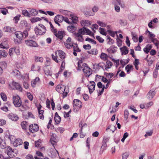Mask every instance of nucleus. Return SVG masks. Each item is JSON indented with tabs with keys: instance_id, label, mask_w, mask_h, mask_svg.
Masks as SVG:
<instances>
[{
	"instance_id": "f257e3e1",
	"label": "nucleus",
	"mask_w": 159,
	"mask_h": 159,
	"mask_svg": "<svg viewBox=\"0 0 159 159\" xmlns=\"http://www.w3.org/2000/svg\"><path fill=\"white\" fill-rule=\"evenodd\" d=\"M56 56H54L53 54H52V59L54 61L57 63H59L60 61L59 60H57V58H58V57L63 60L65 57V53L62 50H58L55 52Z\"/></svg>"
},
{
	"instance_id": "f03ea898",
	"label": "nucleus",
	"mask_w": 159,
	"mask_h": 159,
	"mask_svg": "<svg viewBox=\"0 0 159 159\" xmlns=\"http://www.w3.org/2000/svg\"><path fill=\"white\" fill-rule=\"evenodd\" d=\"M8 88L10 90L16 89L20 91L22 90V88L20 84L14 81L8 83Z\"/></svg>"
},
{
	"instance_id": "7ed1b4c3",
	"label": "nucleus",
	"mask_w": 159,
	"mask_h": 159,
	"mask_svg": "<svg viewBox=\"0 0 159 159\" xmlns=\"http://www.w3.org/2000/svg\"><path fill=\"white\" fill-rule=\"evenodd\" d=\"M35 33L37 34L42 35L45 33L46 31V27L43 25H39V27H36L34 28Z\"/></svg>"
},
{
	"instance_id": "20e7f679",
	"label": "nucleus",
	"mask_w": 159,
	"mask_h": 159,
	"mask_svg": "<svg viewBox=\"0 0 159 159\" xmlns=\"http://www.w3.org/2000/svg\"><path fill=\"white\" fill-rule=\"evenodd\" d=\"M85 75L89 77L92 73V69L87 65L86 64L84 63L81 67Z\"/></svg>"
},
{
	"instance_id": "39448f33",
	"label": "nucleus",
	"mask_w": 159,
	"mask_h": 159,
	"mask_svg": "<svg viewBox=\"0 0 159 159\" xmlns=\"http://www.w3.org/2000/svg\"><path fill=\"white\" fill-rule=\"evenodd\" d=\"M6 148V152L10 157H13L16 156L17 152L16 150L13 149L11 147L9 146H8Z\"/></svg>"
},
{
	"instance_id": "423d86ee",
	"label": "nucleus",
	"mask_w": 159,
	"mask_h": 159,
	"mask_svg": "<svg viewBox=\"0 0 159 159\" xmlns=\"http://www.w3.org/2000/svg\"><path fill=\"white\" fill-rule=\"evenodd\" d=\"M13 102L14 106L16 107H19L22 105L21 100L18 95L13 96Z\"/></svg>"
},
{
	"instance_id": "0eeeda50",
	"label": "nucleus",
	"mask_w": 159,
	"mask_h": 159,
	"mask_svg": "<svg viewBox=\"0 0 159 159\" xmlns=\"http://www.w3.org/2000/svg\"><path fill=\"white\" fill-rule=\"evenodd\" d=\"M39 127L38 125L36 124H34L30 125L29 126L30 131L32 133H34L38 131Z\"/></svg>"
},
{
	"instance_id": "6e6552de",
	"label": "nucleus",
	"mask_w": 159,
	"mask_h": 159,
	"mask_svg": "<svg viewBox=\"0 0 159 159\" xmlns=\"http://www.w3.org/2000/svg\"><path fill=\"white\" fill-rule=\"evenodd\" d=\"M25 43L26 44L29 46L34 47H36L38 46V45L35 41L32 40H25Z\"/></svg>"
},
{
	"instance_id": "1a4fd4ad",
	"label": "nucleus",
	"mask_w": 159,
	"mask_h": 159,
	"mask_svg": "<svg viewBox=\"0 0 159 159\" xmlns=\"http://www.w3.org/2000/svg\"><path fill=\"white\" fill-rule=\"evenodd\" d=\"M95 83L93 81H90V84L88 85L87 86L89 90L90 94L92 93L95 90Z\"/></svg>"
},
{
	"instance_id": "9d476101",
	"label": "nucleus",
	"mask_w": 159,
	"mask_h": 159,
	"mask_svg": "<svg viewBox=\"0 0 159 159\" xmlns=\"http://www.w3.org/2000/svg\"><path fill=\"white\" fill-rule=\"evenodd\" d=\"M56 89L58 92L60 93H64L65 86L62 85H58L57 86Z\"/></svg>"
},
{
	"instance_id": "9b49d317",
	"label": "nucleus",
	"mask_w": 159,
	"mask_h": 159,
	"mask_svg": "<svg viewBox=\"0 0 159 159\" xmlns=\"http://www.w3.org/2000/svg\"><path fill=\"white\" fill-rule=\"evenodd\" d=\"M73 106L74 108L76 107L80 108L82 107V103L81 101L78 99H74L73 102Z\"/></svg>"
},
{
	"instance_id": "f8f14e48",
	"label": "nucleus",
	"mask_w": 159,
	"mask_h": 159,
	"mask_svg": "<svg viewBox=\"0 0 159 159\" xmlns=\"http://www.w3.org/2000/svg\"><path fill=\"white\" fill-rule=\"evenodd\" d=\"M64 19V17L59 15H57L55 16L54 19V21L55 23H57V22H61Z\"/></svg>"
},
{
	"instance_id": "ddd939ff",
	"label": "nucleus",
	"mask_w": 159,
	"mask_h": 159,
	"mask_svg": "<svg viewBox=\"0 0 159 159\" xmlns=\"http://www.w3.org/2000/svg\"><path fill=\"white\" fill-rule=\"evenodd\" d=\"M42 106L40 104H39V106L37 107L38 110L39 116L40 118L41 119L43 120L44 119V116L43 115L44 111L43 110H41Z\"/></svg>"
},
{
	"instance_id": "4468645a",
	"label": "nucleus",
	"mask_w": 159,
	"mask_h": 159,
	"mask_svg": "<svg viewBox=\"0 0 159 159\" xmlns=\"http://www.w3.org/2000/svg\"><path fill=\"white\" fill-rule=\"evenodd\" d=\"M3 31L5 32L11 33L15 31V30L14 28L9 26H6L3 28Z\"/></svg>"
},
{
	"instance_id": "2eb2a0df",
	"label": "nucleus",
	"mask_w": 159,
	"mask_h": 159,
	"mask_svg": "<svg viewBox=\"0 0 159 159\" xmlns=\"http://www.w3.org/2000/svg\"><path fill=\"white\" fill-rule=\"evenodd\" d=\"M155 93V91L153 89L149 91L147 94V98L149 100H151L154 96Z\"/></svg>"
},
{
	"instance_id": "dca6fc26",
	"label": "nucleus",
	"mask_w": 159,
	"mask_h": 159,
	"mask_svg": "<svg viewBox=\"0 0 159 159\" xmlns=\"http://www.w3.org/2000/svg\"><path fill=\"white\" fill-rule=\"evenodd\" d=\"M74 34L75 36V38L77 40L80 42H83L84 41V39L82 35L77 33H74Z\"/></svg>"
},
{
	"instance_id": "f3484780",
	"label": "nucleus",
	"mask_w": 159,
	"mask_h": 159,
	"mask_svg": "<svg viewBox=\"0 0 159 159\" xmlns=\"http://www.w3.org/2000/svg\"><path fill=\"white\" fill-rule=\"evenodd\" d=\"M22 143V140L20 139H16L13 142V145L15 147H17L19 145H21Z\"/></svg>"
},
{
	"instance_id": "a211bd4d",
	"label": "nucleus",
	"mask_w": 159,
	"mask_h": 159,
	"mask_svg": "<svg viewBox=\"0 0 159 159\" xmlns=\"http://www.w3.org/2000/svg\"><path fill=\"white\" fill-rule=\"evenodd\" d=\"M8 117L10 119L14 121H17L19 118L17 115L12 113L9 115Z\"/></svg>"
},
{
	"instance_id": "6ab92c4d",
	"label": "nucleus",
	"mask_w": 159,
	"mask_h": 159,
	"mask_svg": "<svg viewBox=\"0 0 159 159\" xmlns=\"http://www.w3.org/2000/svg\"><path fill=\"white\" fill-rule=\"evenodd\" d=\"M65 35V33L64 31H59L56 34L55 36L59 39H61Z\"/></svg>"
},
{
	"instance_id": "aec40b11",
	"label": "nucleus",
	"mask_w": 159,
	"mask_h": 159,
	"mask_svg": "<svg viewBox=\"0 0 159 159\" xmlns=\"http://www.w3.org/2000/svg\"><path fill=\"white\" fill-rule=\"evenodd\" d=\"M54 120L56 123L57 124H59L61 121V118L59 116L57 112L55 113V114Z\"/></svg>"
},
{
	"instance_id": "412c9836",
	"label": "nucleus",
	"mask_w": 159,
	"mask_h": 159,
	"mask_svg": "<svg viewBox=\"0 0 159 159\" xmlns=\"http://www.w3.org/2000/svg\"><path fill=\"white\" fill-rule=\"evenodd\" d=\"M120 49L122 54L126 55L128 53V49L125 46H124L123 47L120 48Z\"/></svg>"
},
{
	"instance_id": "4be33fe9",
	"label": "nucleus",
	"mask_w": 159,
	"mask_h": 159,
	"mask_svg": "<svg viewBox=\"0 0 159 159\" xmlns=\"http://www.w3.org/2000/svg\"><path fill=\"white\" fill-rule=\"evenodd\" d=\"M38 11L35 9H32L30 11V17L31 16H35L37 15L38 14Z\"/></svg>"
},
{
	"instance_id": "5701e85b",
	"label": "nucleus",
	"mask_w": 159,
	"mask_h": 159,
	"mask_svg": "<svg viewBox=\"0 0 159 159\" xmlns=\"http://www.w3.org/2000/svg\"><path fill=\"white\" fill-rule=\"evenodd\" d=\"M112 63L111 62L109 61H107L106 62V65L105 67L106 70L110 68L112 66Z\"/></svg>"
},
{
	"instance_id": "b1692460",
	"label": "nucleus",
	"mask_w": 159,
	"mask_h": 159,
	"mask_svg": "<svg viewBox=\"0 0 159 159\" xmlns=\"http://www.w3.org/2000/svg\"><path fill=\"white\" fill-rule=\"evenodd\" d=\"M40 79L38 77H37L35 79L31 81V84L33 87H34L35 85L39 81Z\"/></svg>"
},
{
	"instance_id": "393cba45",
	"label": "nucleus",
	"mask_w": 159,
	"mask_h": 159,
	"mask_svg": "<svg viewBox=\"0 0 159 159\" xmlns=\"http://www.w3.org/2000/svg\"><path fill=\"white\" fill-rule=\"evenodd\" d=\"M15 35L17 39L19 40H21L23 37L22 33L20 31H17L15 32Z\"/></svg>"
},
{
	"instance_id": "a878e982",
	"label": "nucleus",
	"mask_w": 159,
	"mask_h": 159,
	"mask_svg": "<svg viewBox=\"0 0 159 159\" xmlns=\"http://www.w3.org/2000/svg\"><path fill=\"white\" fill-rule=\"evenodd\" d=\"M12 74L13 75L15 76H16L17 77H20V72L17 70H14Z\"/></svg>"
},
{
	"instance_id": "bb28decb",
	"label": "nucleus",
	"mask_w": 159,
	"mask_h": 159,
	"mask_svg": "<svg viewBox=\"0 0 159 159\" xmlns=\"http://www.w3.org/2000/svg\"><path fill=\"white\" fill-rule=\"evenodd\" d=\"M100 58L102 60L104 61H106L107 59L108 56L105 53L102 52L100 55Z\"/></svg>"
},
{
	"instance_id": "cd10ccee",
	"label": "nucleus",
	"mask_w": 159,
	"mask_h": 159,
	"mask_svg": "<svg viewBox=\"0 0 159 159\" xmlns=\"http://www.w3.org/2000/svg\"><path fill=\"white\" fill-rule=\"evenodd\" d=\"M76 28L74 25H72L71 26H68L67 27L68 30L70 32H73L75 31Z\"/></svg>"
},
{
	"instance_id": "c85d7f7f",
	"label": "nucleus",
	"mask_w": 159,
	"mask_h": 159,
	"mask_svg": "<svg viewBox=\"0 0 159 159\" xmlns=\"http://www.w3.org/2000/svg\"><path fill=\"white\" fill-rule=\"evenodd\" d=\"M70 19L72 20V22L74 23H76L78 21V17L74 15H70Z\"/></svg>"
},
{
	"instance_id": "c756f323",
	"label": "nucleus",
	"mask_w": 159,
	"mask_h": 159,
	"mask_svg": "<svg viewBox=\"0 0 159 159\" xmlns=\"http://www.w3.org/2000/svg\"><path fill=\"white\" fill-rule=\"evenodd\" d=\"M21 126L22 129H25L28 126L27 122L26 121H23L21 123Z\"/></svg>"
},
{
	"instance_id": "7c9ffc66",
	"label": "nucleus",
	"mask_w": 159,
	"mask_h": 159,
	"mask_svg": "<svg viewBox=\"0 0 159 159\" xmlns=\"http://www.w3.org/2000/svg\"><path fill=\"white\" fill-rule=\"evenodd\" d=\"M16 51V48H11L9 49V54L11 57L13 56L14 53Z\"/></svg>"
},
{
	"instance_id": "2f4dec72",
	"label": "nucleus",
	"mask_w": 159,
	"mask_h": 159,
	"mask_svg": "<svg viewBox=\"0 0 159 159\" xmlns=\"http://www.w3.org/2000/svg\"><path fill=\"white\" fill-rule=\"evenodd\" d=\"M22 14L25 16H27L28 17H30V12L26 10H23L22 11Z\"/></svg>"
},
{
	"instance_id": "473e14b6",
	"label": "nucleus",
	"mask_w": 159,
	"mask_h": 159,
	"mask_svg": "<svg viewBox=\"0 0 159 159\" xmlns=\"http://www.w3.org/2000/svg\"><path fill=\"white\" fill-rule=\"evenodd\" d=\"M7 53L5 50H0V57L2 56L3 57H7Z\"/></svg>"
},
{
	"instance_id": "72a5a7b5",
	"label": "nucleus",
	"mask_w": 159,
	"mask_h": 159,
	"mask_svg": "<svg viewBox=\"0 0 159 159\" xmlns=\"http://www.w3.org/2000/svg\"><path fill=\"white\" fill-rule=\"evenodd\" d=\"M91 22L88 20H82L81 22V24H84L87 26L91 25Z\"/></svg>"
},
{
	"instance_id": "f704fd0d",
	"label": "nucleus",
	"mask_w": 159,
	"mask_h": 159,
	"mask_svg": "<svg viewBox=\"0 0 159 159\" xmlns=\"http://www.w3.org/2000/svg\"><path fill=\"white\" fill-rule=\"evenodd\" d=\"M88 53L90 54L93 55H96L98 53V51L96 49H92L90 51L88 52Z\"/></svg>"
},
{
	"instance_id": "c9c22d12",
	"label": "nucleus",
	"mask_w": 159,
	"mask_h": 159,
	"mask_svg": "<svg viewBox=\"0 0 159 159\" xmlns=\"http://www.w3.org/2000/svg\"><path fill=\"white\" fill-rule=\"evenodd\" d=\"M35 62H42L43 61V58L42 57H35Z\"/></svg>"
},
{
	"instance_id": "e433bc0d",
	"label": "nucleus",
	"mask_w": 159,
	"mask_h": 159,
	"mask_svg": "<svg viewBox=\"0 0 159 159\" xmlns=\"http://www.w3.org/2000/svg\"><path fill=\"white\" fill-rule=\"evenodd\" d=\"M64 45L66 48L68 49H70L72 48L73 46V44L72 43H64Z\"/></svg>"
},
{
	"instance_id": "4c0bfd02",
	"label": "nucleus",
	"mask_w": 159,
	"mask_h": 159,
	"mask_svg": "<svg viewBox=\"0 0 159 159\" xmlns=\"http://www.w3.org/2000/svg\"><path fill=\"white\" fill-rule=\"evenodd\" d=\"M85 27H84L83 28H81L79 30L78 32V33H79L81 35L84 34L85 33Z\"/></svg>"
},
{
	"instance_id": "58836bf2",
	"label": "nucleus",
	"mask_w": 159,
	"mask_h": 159,
	"mask_svg": "<svg viewBox=\"0 0 159 159\" xmlns=\"http://www.w3.org/2000/svg\"><path fill=\"white\" fill-rule=\"evenodd\" d=\"M152 42L157 47L159 44V41L156 38L152 39L151 40Z\"/></svg>"
},
{
	"instance_id": "ea45409f",
	"label": "nucleus",
	"mask_w": 159,
	"mask_h": 159,
	"mask_svg": "<svg viewBox=\"0 0 159 159\" xmlns=\"http://www.w3.org/2000/svg\"><path fill=\"white\" fill-rule=\"evenodd\" d=\"M99 30L100 33L102 34L106 35L107 34V33L105 32V30L104 28H102L100 27L99 29Z\"/></svg>"
},
{
	"instance_id": "a19ab883",
	"label": "nucleus",
	"mask_w": 159,
	"mask_h": 159,
	"mask_svg": "<svg viewBox=\"0 0 159 159\" xmlns=\"http://www.w3.org/2000/svg\"><path fill=\"white\" fill-rule=\"evenodd\" d=\"M1 97L3 101H6L7 100V97L6 94L3 93H1L0 94Z\"/></svg>"
},
{
	"instance_id": "79ce46f5",
	"label": "nucleus",
	"mask_w": 159,
	"mask_h": 159,
	"mask_svg": "<svg viewBox=\"0 0 159 159\" xmlns=\"http://www.w3.org/2000/svg\"><path fill=\"white\" fill-rule=\"evenodd\" d=\"M0 12L3 15H5L7 12H8V10L5 8H0Z\"/></svg>"
},
{
	"instance_id": "37998d69",
	"label": "nucleus",
	"mask_w": 159,
	"mask_h": 159,
	"mask_svg": "<svg viewBox=\"0 0 159 159\" xmlns=\"http://www.w3.org/2000/svg\"><path fill=\"white\" fill-rule=\"evenodd\" d=\"M65 62L64 61H63L62 63H61V70L60 71H59L58 73V74H60L61 73V72L63 70L64 68H65Z\"/></svg>"
},
{
	"instance_id": "c03bdc74",
	"label": "nucleus",
	"mask_w": 159,
	"mask_h": 159,
	"mask_svg": "<svg viewBox=\"0 0 159 159\" xmlns=\"http://www.w3.org/2000/svg\"><path fill=\"white\" fill-rule=\"evenodd\" d=\"M132 67L133 66L132 65H127L125 67V69L127 73L129 72L130 69H132Z\"/></svg>"
},
{
	"instance_id": "a18cd8bd",
	"label": "nucleus",
	"mask_w": 159,
	"mask_h": 159,
	"mask_svg": "<svg viewBox=\"0 0 159 159\" xmlns=\"http://www.w3.org/2000/svg\"><path fill=\"white\" fill-rule=\"evenodd\" d=\"M97 23L101 27H104L106 26V24L102 21L98 20L97 21Z\"/></svg>"
},
{
	"instance_id": "49530a36",
	"label": "nucleus",
	"mask_w": 159,
	"mask_h": 159,
	"mask_svg": "<svg viewBox=\"0 0 159 159\" xmlns=\"http://www.w3.org/2000/svg\"><path fill=\"white\" fill-rule=\"evenodd\" d=\"M80 126L81 125V130L80 131V137L81 138H83L85 136V135L84 134H83V132H82V128L83 127V126H82V124H81L80 123Z\"/></svg>"
},
{
	"instance_id": "de8ad7c7",
	"label": "nucleus",
	"mask_w": 159,
	"mask_h": 159,
	"mask_svg": "<svg viewBox=\"0 0 159 159\" xmlns=\"http://www.w3.org/2000/svg\"><path fill=\"white\" fill-rule=\"evenodd\" d=\"M40 20H41V19L40 18L38 17H35L32 18L31 21L32 23H34Z\"/></svg>"
},
{
	"instance_id": "09e8293b",
	"label": "nucleus",
	"mask_w": 159,
	"mask_h": 159,
	"mask_svg": "<svg viewBox=\"0 0 159 159\" xmlns=\"http://www.w3.org/2000/svg\"><path fill=\"white\" fill-rule=\"evenodd\" d=\"M59 12L62 14L65 15H67L69 13V11H68L63 10L62 9H60L59 10Z\"/></svg>"
},
{
	"instance_id": "8fccbe9b",
	"label": "nucleus",
	"mask_w": 159,
	"mask_h": 159,
	"mask_svg": "<svg viewBox=\"0 0 159 159\" xmlns=\"http://www.w3.org/2000/svg\"><path fill=\"white\" fill-rule=\"evenodd\" d=\"M119 4L120 6L122 8H124L125 7V5L123 2L121 0H116Z\"/></svg>"
},
{
	"instance_id": "3c124183",
	"label": "nucleus",
	"mask_w": 159,
	"mask_h": 159,
	"mask_svg": "<svg viewBox=\"0 0 159 159\" xmlns=\"http://www.w3.org/2000/svg\"><path fill=\"white\" fill-rule=\"evenodd\" d=\"M72 47H73V51L74 52H80V50L79 49L76 44L75 46L73 45Z\"/></svg>"
},
{
	"instance_id": "603ef678",
	"label": "nucleus",
	"mask_w": 159,
	"mask_h": 159,
	"mask_svg": "<svg viewBox=\"0 0 159 159\" xmlns=\"http://www.w3.org/2000/svg\"><path fill=\"white\" fill-rule=\"evenodd\" d=\"M153 131L152 130H150L149 132H147L146 134L144 135L145 137H147L148 136H150L152 135Z\"/></svg>"
},
{
	"instance_id": "864d4df0",
	"label": "nucleus",
	"mask_w": 159,
	"mask_h": 159,
	"mask_svg": "<svg viewBox=\"0 0 159 159\" xmlns=\"http://www.w3.org/2000/svg\"><path fill=\"white\" fill-rule=\"evenodd\" d=\"M44 72L45 74L47 75H52L50 71L48 69H45Z\"/></svg>"
},
{
	"instance_id": "5fc2aeb1",
	"label": "nucleus",
	"mask_w": 159,
	"mask_h": 159,
	"mask_svg": "<svg viewBox=\"0 0 159 159\" xmlns=\"http://www.w3.org/2000/svg\"><path fill=\"white\" fill-rule=\"evenodd\" d=\"M129 114V111L128 110H126L125 111L124 118L126 120H127L128 118Z\"/></svg>"
},
{
	"instance_id": "6e6d98bb",
	"label": "nucleus",
	"mask_w": 159,
	"mask_h": 159,
	"mask_svg": "<svg viewBox=\"0 0 159 159\" xmlns=\"http://www.w3.org/2000/svg\"><path fill=\"white\" fill-rule=\"evenodd\" d=\"M96 38L100 43H102L104 41V40L99 36H96Z\"/></svg>"
},
{
	"instance_id": "4d7b16f0",
	"label": "nucleus",
	"mask_w": 159,
	"mask_h": 159,
	"mask_svg": "<svg viewBox=\"0 0 159 159\" xmlns=\"http://www.w3.org/2000/svg\"><path fill=\"white\" fill-rule=\"evenodd\" d=\"M128 18L130 20H133L135 19V16L133 14H131L129 15Z\"/></svg>"
},
{
	"instance_id": "13d9d810",
	"label": "nucleus",
	"mask_w": 159,
	"mask_h": 159,
	"mask_svg": "<svg viewBox=\"0 0 159 159\" xmlns=\"http://www.w3.org/2000/svg\"><path fill=\"white\" fill-rule=\"evenodd\" d=\"M27 95L28 98L31 101H32L33 99V96L30 93H27Z\"/></svg>"
},
{
	"instance_id": "bf43d9fd",
	"label": "nucleus",
	"mask_w": 159,
	"mask_h": 159,
	"mask_svg": "<svg viewBox=\"0 0 159 159\" xmlns=\"http://www.w3.org/2000/svg\"><path fill=\"white\" fill-rule=\"evenodd\" d=\"M145 106L147 108H149L153 105V103L152 102H150L147 103H145Z\"/></svg>"
},
{
	"instance_id": "052dcab7",
	"label": "nucleus",
	"mask_w": 159,
	"mask_h": 159,
	"mask_svg": "<svg viewBox=\"0 0 159 159\" xmlns=\"http://www.w3.org/2000/svg\"><path fill=\"white\" fill-rule=\"evenodd\" d=\"M99 10V7H98L94 6L92 8V11L94 12H97Z\"/></svg>"
},
{
	"instance_id": "680f3d73",
	"label": "nucleus",
	"mask_w": 159,
	"mask_h": 159,
	"mask_svg": "<svg viewBox=\"0 0 159 159\" xmlns=\"http://www.w3.org/2000/svg\"><path fill=\"white\" fill-rule=\"evenodd\" d=\"M83 48L85 49L89 50L91 48V47L89 44L84 45L83 46Z\"/></svg>"
},
{
	"instance_id": "e2e57ef3",
	"label": "nucleus",
	"mask_w": 159,
	"mask_h": 159,
	"mask_svg": "<svg viewBox=\"0 0 159 159\" xmlns=\"http://www.w3.org/2000/svg\"><path fill=\"white\" fill-rule=\"evenodd\" d=\"M82 62L81 61H79L78 62V67L77 68L78 70H80L81 69L82 66H81V64L82 63Z\"/></svg>"
},
{
	"instance_id": "0e129e2a",
	"label": "nucleus",
	"mask_w": 159,
	"mask_h": 159,
	"mask_svg": "<svg viewBox=\"0 0 159 159\" xmlns=\"http://www.w3.org/2000/svg\"><path fill=\"white\" fill-rule=\"evenodd\" d=\"M129 156L127 152L123 153L122 156V159H127Z\"/></svg>"
},
{
	"instance_id": "69168bd1",
	"label": "nucleus",
	"mask_w": 159,
	"mask_h": 159,
	"mask_svg": "<svg viewBox=\"0 0 159 159\" xmlns=\"http://www.w3.org/2000/svg\"><path fill=\"white\" fill-rule=\"evenodd\" d=\"M9 139L10 140L11 142L12 143H13V142L15 139V138L14 136L12 135L9 136Z\"/></svg>"
},
{
	"instance_id": "338daca9",
	"label": "nucleus",
	"mask_w": 159,
	"mask_h": 159,
	"mask_svg": "<svg viewBox=\"0 0 159 159\" xmlns=\"http://www.w3.org/2000/svg\"><path fill=\"white\" fill-rule=\"evenodd\" d=\"M29 144V143L28 142L26 141L24 143V146L25 149H28Z\"/></svg>"
},
{
	"instance_id": "774afa93",
	"label": "nucleus",
	"mask_w": 159,
	"mask_h": 159,
	"mask_svg": "<svg viewBox=\"0 0 159 159\" xmlns=\"http://www.w3.org/2000/svg\"><path fill=\"white\" fill-rule=\"evenodd\" d=\"M23 37L24 38H26L28 36V34L27 30H24L22 33Z\"/></svg>"
}]
</instances>
